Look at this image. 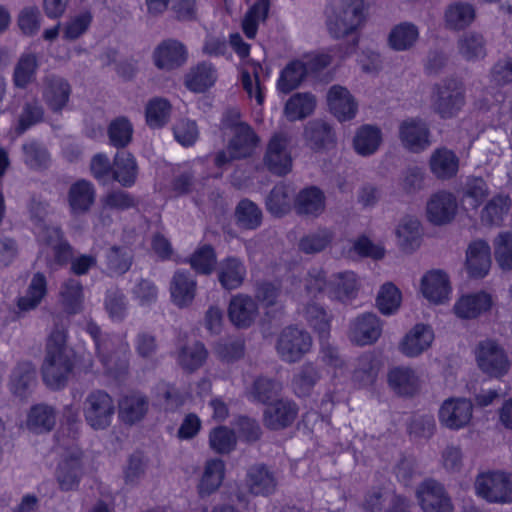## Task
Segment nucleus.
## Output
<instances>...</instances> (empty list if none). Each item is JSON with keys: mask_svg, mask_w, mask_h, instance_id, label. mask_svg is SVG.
<instances>
[{"mask_svg": "<svg viewBox=\"0 0 512 512\" xmlns=\"http://www.w3.org/2000/svg\"><path fill=\"white\" fill-rule=\"evenodd\" d=\"M398 137L404 149L421 153L431 145L428 125L419 118H408L399 124Z\"/></svg>", "mask_w": 512, "mask_h": 512, "instance_id": "9", "label": "nucleus"}, {"mask_svg": "<svg viewBox=\"0 0 512 512\" xmlns=\"http://www.w3.org/2000/svg\"><path fill=\"white\" fill-rule=\"evenodd\" d=\"M306 75L307 68L305 64L299 60L292 61L282 70L277 88L282 93H290L301 84Z\"/></svg>", "mask_w": 512, "mask_h": 512, "instance_id": "54", "label": "nucleus"}, {"mask_svg": "<svg viewBox=\"0 0 512 512\" xmlns=\"http://www.w3.org/2000/svg\"><path fill=\"white\" fill-rule=\"evenodd\" d=\"M217 278L225 290H234L239 288L247 275V269L244 262L234 256L226 257L221 260L217 266Z\"/></svg>", "mask_w": 512, "mask_h": 512, "instance_id": "28", "label": "nucleus"}, {"mask_svg": "<svg viewBox=\"0 0 512 512\" xmlns=\"http://www.w3.org/2000/svg\"><path fill=\"white\" fill-rule=\"evenodd\" d=\"M491 267L490 246L483 240L472 242L466 251V269L473 278L485 277Z\"/></svg>", "mask_w": 512, "mask_h": 512, "instance_id": "26", "label": "nucleus"}, {"mask_svg": "<svg viewBox=\"0 0 512 512\" xmlns=\"http://www.w3.org/2000/svg\"><path fill=\"white\" fill-rule=\"evenodd\" d=\"M319 369L312 363L303 364L293 376L292 389L298 397H307L320 380Z\"/></svg>", "mask_w": 512, "mask_h": 512, "instance_id": "42", "label": "nucleus"}, {"mask_svg": "<svg viewBox=\"0 0 512 512\" xmlns=\"http://www.w3.org/2000/svg\"><path fill=\"white\" fill-rule=\"evenodd\" d=\"M487 41L483 34L476 31L463 33L457 40L458 54L468 62L484 59L487 54Z\"/></svg>", "mask_w": 512, "mask_h": 512, "instance_id": "35", "label": "nucleus"}, {"mask_svg": "<svg viewBox=\"0 0 512 512\" xmlns=\"http://www.w3.org/2000/svg\"><path fill=\"white\" fill-rule=\"evenodd\" d=\"M61 302L69 314H77L82 310L83 287L79 280L69 278L60 288Z\"/></svg>", "mask_w": 512, "mask_h": 512, "instance_id": "51", "label": "nucleus"}, {"mask_svg": "<svg viewBox=\"0 0 512 512\" xmlns=\"http://www.w3.org/2000/svg\"><path fill=\"white\" fill-rule=\"evenodd\" d=\"M421 291L430 302L443 303L450 293L448 276L440 270L428 272L422 278Z\"/></svg>", "mask_w": 512, "mask_h": 512, "instance_id": "33", "label": "nucleus"}, {"mask_svg": "<svg viewBox=\"0 0 512 512\" xmlns=\"http://www.w3.org/2000/svg\"><path fill=\"white\" fill-rule=\"evenodd\" d=\"M257 314V304L250 296L238 294L231 298L228 317L236 327H249L255 321Z\"/></svg>", "mask_w": 512, "mask_h": 512, "instance_id": "29", "label": "nucleus"}, {"mask_svg": "<svg viewBox=\"0 0 512 512\" xmlns=\"http://www.w3.org/2000/svg\"><path fill=\"white\" fill-rule=\"evenodd\" d=\"M289 140L285 134H276L269 141L264 157L268 170L277 175L284 176L292 169V158L287 149Z\"/></svg>", "mask_w": 512, "mask_h": 512, "instance_id": "15", "label": "nucleus"}, {"mask_svg": "<svg viewBox=\"0 0 512 512\" xmlns=\"http://www.w3.org/2000/svg\"><path fill=\"white\" fill-rule=\"evenodd\" d=\"M257 136L250 126H242L233 133L229 142L228 151L231 158H245L253 152L257 144Z\"/></svg>", "mask_w": 512, "mask_h": 512, "instance_id": "43", "label": "nucleus"}, {"mask_svg": "<svg viewBox=\"0 0 512 512\" xmlns=\"http://www.w3.org/2000/svg\"><path fill=\"white\" fill-rule=\"evenodd\" d=\"M418 38V27L410 22H402L391 30L388 42L393 50L406 51L415 45Z\"/></svg>", "mask_w": 512, "mask_h": 512, "instance_id": "41", "label": "nucleus"}, {"mask_svg": "<svg viewBox=\"0 0 512 512\" xmlns=\"http://www.w3.org/2000/svg\"><path fill=\"white\" fill-rule=\"evenodd\" d=\"M510 206L511 200L509 196L503 194L494 196L483 208L481 221L487 225H500Z\"/></svg>", "mask_w": 512, "mask_h": 512, "instance_id": "55", "label": "nucleus"}, {"mask_svg": "<svg viewBox=\"0 0 512 512\" xmlns=\"http://www.w3.org/2000/svg\"><path fill=\"white\" fill-rule=\"evenodd\" d=\"M278 483L276 471L263 463L251 465L247 469L244 480L245 488L251 495L263 497L273 495Z\"/></svg>", "mask_w": 512, "mask_h": 512, "instance_id": "10", "label": "nucleus"}, {"mask_svg": "<svg viewBox=\"0 0 512 512\" xmlns=\"http://www.w3.org/2000/svg\"><path fill=\"white\" fill-rule=\"evenodd\" d=\"M114 412V401L103 390L91 391L83 402L85 421L94 430H103L109 427Z\"/></svg>", "mask_w": 512, "mask_h": 512, "instance_id": "6", "label": "nucleus"}, {"mask_svg": "<svg viewBox=\"0 0 512 512\" xmlns=\"http://www.w3.org/2000/svg\"><path fill=\"white\" fill-rule=\"evenodd\" d=\"M104 307L112 321L122 322L127 316L128 301L120 289L112 288L106 292Z\"/></svg>", "mask_w": 512, "mask_h": 512, "instance_id": "61", "label": "nucleus"}, {"mask_svg": "<svg viewBox=\"0 0 512 512\" xmlns=\"http://www.w3.org/2000/svg\"><path fill=\"white\" fill-rule=\"evenodd\" d=\"M36 368L31 361H20L13 368L10 380V392L20 398H27L36 386Z\"/></svg>", "mask_w": 512, "mask_h": 512, "instance_id": "23", "label": "nucleus"}, {"mask_svg": "<svg viewBox=\"0 0 512 512\" xmlns=\"http://www.w3.org/2000/svg\"><path fill=\"white\" fill-rule=\"evenodd\" d=\"M434 339L432 329L424 324H417L406 334L400 343V351L408 357H416L428 349Z\"/></svg>", "mask_w": 512, "mask_h": 512, "instance_id": "31", "label": "nucleus"}, {"mask_svg": "<svg viewBox=\"0 0 512 512\" xmlns=\"http://www.w3.org/2000/svg\"><path fill=\"white\" fill-rule=\"evenodd\" d=\"M457 208L456 197L450 192L440 191L433 194L427 202V218L434 225H445L454 219Z\"/></svg>", "mask_w": 512, "mask_h": 512, "instance_id": "19", "label": "nucleus"}, {"mask_svg": "<svg viewBox=\"0 0 512 512\" xmlns=\"http://www.w3.org/2000/svg\"><path fill=\"white\" fill-rule=\"evenodd\" d=\"M71 86L64 78L47 75L43 79L42 97L48 108L54 113H61L67 106Z\"/></svg>", "mask_w": 512, "mask_h": 512, "instance_id": "20", "label": "nucleus"}, {"mask_svg": "<svg viewBox=\"0 0 512 512\" xmlns=\"http://www.w3.org/2000/svg\"><path fill=\"white\" fill-rule=\"evenodd\" d=\"M67 327V318L55 316L45 345L41 375L45 385L52 390L66 387L74 373L76 359L73 349L67 345Z\"/></svg>", "mask_w": 512, "mask_h": 512, "instance_id": "1", "label": "nucleus"}, {"mask_svg": "<svg viewBox=\"0 0 512 512\" xmlns=\"http://www.w3.org/2000/svg\"><path fill=\"white\" fill-rule=\"evenodd\" d=\"M138 167L134 156L126 151L118 152L113 161L112 177L123 187H131L136 182Z\"/></svg>", "mask_w": 512, "mask_h": 512, "instance_id": "39", "label": "nucleus"}, {"mask_svg": "<svg viewBox=\"0 0 512 512\" xmlns=\"http://www.w3.org/2000/svg\"><path fill=\"white\" fill-rule=\"evenodd\" d=\"M56 422L55 411L52 407L45 404H38L31 408L27 426L30 430L41 433L50 431Z\"/></svg>", "mask_w": 512, "mask_h": 512, "instance_id": "53", "label": "nucleus"}, {"mask_svg": "<svg viewBox=\"0 0 512 512\" xmlns=\"http://www.w3.org/2000/svg\"><path fill=\"white\" fill-rule=\"evenodd\" d=\"M281 390L282 385L280 382L267 377H258L253 382L248 396L255 402L266 404L277 397Z\"/></svg>", "mask_w": 512, "mask_h": 512, "instance_id": "58", "label": "nucleus"}, {"mask_svg": "<svg viewBox=\"0 0 512 512\" xmlns=\"http://www.w3.org/2000/svg\"><path fill=\"white\" fill-rule=\"evenodd\" d=\"M216 79L215 67L211 63L202 62L190 69L185 77V84L189 90L202 93L213 86Z\"/></svg>", "mask_w": 512, "mask_h": 512, "instance_id": "38", "label": "nucleus"}, {"mask_svg": "<svg viewBox=\"0 0 512 512\" xmlns=\"http://www.w3.org/2000/svg\"><path fill=\"white\" fill-rule=\"evenodd\" d=\"M34 232L40 245L51 248L52 254L46 259L50 271H57L69 263L73 248L65 238L61 227L46 223L35 228Z\"/></svg>", "mask_w": 512, "mask_h": 512, "instance_id": "3", "label": "nucleus"}, {"mask_svg": "<svg viewBox=\"0 0 512 512\" xmlns=\"http://www.w3.org/2000/svg\"><path fill=\"white\" fill-rule=\"evenodd\" d=\"M316 100L310 93H297L285 105V115L290 121H296L309 116L315 109Z\"/></svg>", "mask_w": 512, "mask_h": 512, "instance_id": "52", "label": "nucleus"}, {"mask_svg": "<svg viewBox=\"0 0 512 512\" xmlns=\"http://www.w3.org/2000/svg\"><path fill=\"white\" fill-rule=\"evenodd\" d=\"M154 65L164 71H172L183 66L188 58L186 46L176 39H165L154 49L152 54Z\"/></svg>", "mask_w": 512, "mask_h": 512, "instance_id": "14", "label": "nucleus"}, {"mask_svg": "<svg viewBox=\"0 0 512 512\" xmlns=\"http://www.w3.org/2000/svg\"><path fill=\"white\" fill-rule=\"evenodd\" d=\"M476 494L489 503H512V474L502 471L480 473L474 483Z\"/></svg>", "mask_w": 512, "mask_h": 512, "instance_id": "4", "label": "nucleus"}, {"mask_svg": "<svg viewBox=\"0 0 512 512\" xmlns=\"http://www.w3.org/2000/svg\"><path fill=\"white\" fill-rule=\"evenodd\" d=\"M303 315L309 325L325 339L330 331V316L326 310L316 302H308L303 309Z\"/></svg>", "mask_w": 512, "mask_h": 512, "instance_id": "59", "label": "nucleus"}, {"mask_svg": "<svg viewBox=\"0 0 512 512\" xmlns=\"http://www.w3.org/2000/svg\"><path fill=\"white\" fill-rule=\"evenodd\" d=\"M476 359L479 368L493 377H501L509 370L505 351L494 341L484 340L478 344Z\"/></svg>", "mask_w": 512, "mask_h": 512, "instance_id": "8", "label": "nucleus"}, {"mask_svg": "<svg viewBox=\"0 0 512 512\" xmlns=\"http://www.w3.org/2000/svg\"><path fill=\"white\" fill-rule=\"evenodd\" d=\"M132 135V124L124 117L116 118L108 127L110 144L116 148L126 147L131 142Z\"/></svg>", "mask_w": 512, "mask_h": 512, "instance_id": "63", "label": "nucleus"}, {"mask_svg": "<svg viewBox=\"0 0 512 512\" xmlns=\"http://www.w3.org/2000/svg\"><path fill=\"white\" fill-rule=\"evenodd\" d=\"M398 245L405 252H412L420 245L421 223L413 216L403 217L396 229Z\"/></svg>", "mask_w": 512, "mask_h": 512, "instance_id": "36", "label": "nucleus"}, {"mask_svg": "<svg viewBox=\"0 0 512 512\" xmlns=\"http://www.w3.org/2000/svg\"><path fill=\"white\" fill-rule=\"evenodd\" d=\"M23 161L33 170L46 169L50 164V154L40 142L31 140L22 145Z\"/></svg>", "mask_w": 512, "mask_h": 512, "instance_id": "56", "label": "nucleus"}, {"mask_svg": "<svg viewBox=\"0 0 512 512\" xmlns=\"http://www.w3.org/2000/svg\"><path fill=\"white\" fill-rule=\"evenodd\" d=\"M326 207V196L316 186L306 187L299 191L294 199V209L300 216L319 217Z\"/></svg>", "mask_w": 512, "mask_h": 512, "instance_id": "24", "label": "nucleus"}, {"mask_svg": "<svg viewBox=\"0 0 512 512\" xmlns=\"http://www.w3.org/2000/svg\"><path fill=\"white\" fill-rule=\"evenodd\" d=\"M38 58L33 53H24L20 56L13 71V84L24 89L35 79L38 69Z\"/></svg>", "mask_w": 512, "mask_h": 512, "instance_id": "47", "label": "nucleus"}, {"mask_svg": "<svg viewBox=\"0 0 512 512\" xmlns=\"http://www.w3.org/2000/svg\"><path fill=\"white\" fill-rule=\"evenodd\" d=\"M207 357L208 351L200 341L183 344L175 352L177 364L187 373H193L202 367Z\"/></svg>", "mask_w": 512, "mask_h": 512, "instance_id": "32", "label": "nucleus"}, {"mask_svg": "<svg viewBox=\"0 0 512 512\" xmlns=\"http://www.w3.org/2000/svg\"><path fill=\"white\" fill-rule=\"evenodd\" d=\"M382 334V323L376 314L366 312L358 315L349 323L348 338L358 345L374 344Z\"/></svg>", "mask_w": 512, "mask_h": 512, "instance_id": "12", "label": "nucleus"}, {"mask_svg": "<svg viewBox=\"0 0 512 512\" xmlns=\"http://www.w3.org/2000/svg\"><path fill=\"white\" fill-rule=\"evenodd\" d=\"M237 444V437L233 430L226 426H219L209 433V446L217 454L231 453Z\"/></svg>", "mask_w": 512, "mask_h": 512, "instance_id": "60", "label": "nucleus"}, {"mask_svg": "<svg viewBox=\"0 0 512 512\" xmlns=\"http://www.w3.org/2000/svg\"><path fill=\"white\" fill-rule=\"evenodd\" d=\"M358 289L359 283L354 272L334 273L329 279L328 297L346 304L356 298Z\"/></svg>", "mask_w": 512, "mask_h": 512, "instance_id": "25", "label": "nucleus"}, {"mask_svg": "<svg viewBox=\"0 0 512 512\" xmlns=\"http://www.w3.org/2000/svg\"><path fill=\"white\" fill-rule=\"evenodd\" d=\"M293 191L289 186L279 183L266 198L267 210L274 216L280 217L291 209Z\"/></svg>", "mask_w": 512, "mask_h": 512, "instance_id": "49", "label": "nucleus"}, {"mask_svg": "<svg viewBox=\"0 0 512 512\" xmlns=\"http://www.w3.org/2000/svg\"><path fill=\"white\" fill-rule=\"evenodd\" d=\"M465 104L464 91L454 79L445 80L435 86L431 108L442 119L455 117Z\"/></svg>", "mask_w": 512, "mask_h": 512, "instance_id": "5", "label": "nucleus"}, {"mask_svg": "<svg viewBox=\"0 0 512 512\" xmlns=\"http://www.w3.org/2000/svg\"><path fill=\"white\" fill-rule=\"evenodd\" d=\"M491 306L490 294L480 291L461 296L454 304L453 310L461 319H475L490 310Z\"/></svg>", "mask_w": 512, "mask_h": 512, "instance_id": "27", "label": "nucleus"}, {"mask_svg": "<svg viewBox=\"0 0 512 512\" xmlns=\"http://www.w3.org/2000/svg\"><path fill=\"white\" fill-rule=\"evenodd\" d=\"M83 476L82 452L74 449L63 456L56 470V480L62 491L78 488Z\"/></svg>", "mask_w": 512, "mask_h": 512, "instance_id": "16", "label": "nucleus"}, {"mask_svg": "<svg viewBox=\"0 0 512 512\" xmlns=\"http://www.w3.org/2000/svg\"><path fill=\"white\" fill-rule=\"evenodd\" d=\"M379 371V362L372 353H364L356 360L352 379L360 386H368L374 383Z\"/></svg>", "mask_w": 512, "mask_h": 512, "instance_id": "50", "label": "nucleus"}, {"mask_svg": "<svg viewBox=\"0 0 512 512\" xmlns=\"http://www.w3.org/2000/svg\"><path fill=\"white\" fill-rule=\"evenodd\" d=\"M47 294V280L43 273L37 272L33 275L26 293L18 300V307L21 310L35 309Z\"/></svg>", "mask_w": 512, "mask_h": 512, "instance_id": "44", "label": "nucleus"}, {"mask_svg": "<svg viewBox=\"0 0 512 512\" xmlns=\"http://www.w3.org/2000/svg\"><path fill=\"white\" fill-rule=\"evenodd\" d=\"M270 75V70L259 62H251L249 69L242 72V85L250 98L255 97L258 105L264 102L262 82Z\"/></svg>", "mask_w": 512, "mask_h": 512, "instance_id": "34", "label": "nucleus"}, {"mask_svg": "<svg viewBox=\"0 0 512 512\" xmlns=\"http://www.w3.org/2000/svg\"><path fill=\"white\" fill-rule=\"evenodd\" d=\"M148 410V399L141 394H131L119 403V416L128 424L140 421Z\"/></svg>", "mask_w": 512, "mask_h": 512, "instance_id": "40", "label": "nucleus"}, {"mask_svg": "<svg viewBox=\"0 0 512 512\" xmlns=\"http://www.w3.org/2000/svg\"><path fill=\"white\" fill-rule=\"evenodd\" d=\"M423 512H452L453 505L444 486L433 480L423 481L416 490Z\"/></svg>", "mask_w": 512, "mask_h": 512, "instance_id": "11", "label": "nucleus"}, {"mask_svg": "<svg viewBox=\"0 0 512 512\" xmlns=\"http://www.w3.org/2000/svg\"><path fill=\"white\" fill-rule=\"evenodd\" d=\"M473 405L465 398L446 399L438 413L439 422L450 430L466 427L472 418Z\"/></svg>", "mask_w": 512, "mask_h": 512, "instance_id": "13", "label": "nucleus"}, {"mask_svg": "<svg viewBox=\"0 0 512 512\" xmlns=\"http://www.w3.org/2000/svg\"><path fill=\"white\" fill-rule=\"evenodd\" d=\"M390 387L400 395H412L418 389V377L408 367H396L388 374Z\"/></svg>", "mask_w": 512, "mask_h": 512, "instance_id": "45", "label": "nucleus"}, {"mask_svg": "<svg viewBox=\"0 0 512 512\" xmlns=\"http://www.w3.org/2000/svg\"><path fill=\"white\" fill-rule=\"evenodd\" d=\"M363 10V0H341L329 18L328 30L332 37H352L341 57L351 54L358 43L357 31L364 22Z\"/></svg>", "mask_w": 512, "mask_h": 512, "instance_id": "2", "label": "nucleus"}, {"mask_svg": "<svg viewBox=\"0 0 512 512\" xmlns=\"http://www.w3.org/2000/svg\"><path fill=\"white\" fill-rule=\"evenodd\" d=\"M333 232L327 228H320L315 232L303 236L298 244L299 250L305 254L322 252L332 242Z\"/></svg>", "mask_w": 512, "mask_h": 512, "instance_id": "62", "label": "nucleus"}, {"mask_svg": "<svg viewBox=\"0 0 512 512\" xmlns=\"http://www.w3.org/2000/svg\"><path fill=\"white\" fill-rule=\"evenodd\" d=\"M312 338L308 332L287 327L279 335L276 350L280 358L288 363L299 361L311 348Z\"/></svg>", "mask_w": 512, "mask_h": 512, "instance_id": "7", "label": "nucleus"}, {"mask_svg": "<svg viewBox=\"0 0 512 512\" xmlns=\"http://www.w3.org/2000/svg\"><path fill=\"white\" fill-rule=\"evenodd\" d=\"M382 143V132L374 125L365 124L359 127L353 139L355 151L361 156L373 155Z\"/></svg>", "mask_w": 512, "mask_h": 512, "instance_id": "37", "label": "nucleus"}, {"mask_svg": "<svg viewBox=\"0 0 512 512\" xmlns=\"http://www.w3.org/2000/svg\"><path fill=\"white\" fill-rule=\"evenodd\" d=\"M298 415L297 405L288 399H280L269 405L264 411V425L271 430H280L290 426Z\"/></svg>", "mask_w": 512, "mask_h": 512, "instance_id": "22", "label": "nucleus"}, {"mask_svg": "<svg viewBox=\"0 0 512 512\" xmlns=\"http://www.w3.org/2000/svg\"><path fill=\"white\" fill-rule=\"evenodd\" d=\"M96 200V189L92 182L79 179L70 185L67 192V202L72 216L87 214Z\"/></svg>", "mask_w": 512, "mask_h": 512, "instance_id": "18", "label": "nucleus"}, {"mask_svg": "<svg viewBox=\"0 0 512 512\" xmlns=\"http://www.w3.org/2000/svg\"><path fill=\"white\" fill-rule=\"evenodd\" d=\"M474 7L469 3L455 2L445 11V23L450 29L461 30L469 26L475 19Z\"/></svg>", "mask_w": 512, "mask_h": 512, "instance_id": "46", "label": "nucleus"}, {"mask_svg": "<svg viewBox=\"0 0 512 512\" xmlns=\"http://www.w3.org/2000/svg\"><path fill=\"white\" fill-rule=\"evenodd\" d=\"M169 291L171 301L176 307L188 308L197 294V280L190 271L177 270L171 278Z\"/></svg>", "mask_w": 512, "mask_h": 512, "instance_id": "17", "label": "nucleus"}, {"mask_svg": "<svg viewBox=\"0 0 512 512\" xmlns=\"http://www.w3.org/2000/svg\"><path fill=\"white\" fill-rule=\"evenodd\" d=\"M137 205V198L122 189L110 190L101 198L102 213L108 210L123 212Z\"/></svg>", "mask_w": 512, "mask_h": 512, "instance_id": "57", "label": "nucleus"}, {"mask_svg": "<svg viewBox=\"0 0 512 512\" xmlns=\"http://www.w3.org/2000/svg\"><path fill=\"white\" fill-rule=\"evenodd\" d=\"M224 471L225 464L221 459L208 460L199 484V493L203 496L215 492L223 481Z\"/></svg>", "mask_w": 512, "mask_h": 512, "instance_id": "48", "label": "nucleus"}, {"mask_svg": "<svg viewBox=\"0 0 512 512\" xmlns=\"http://www.w3.org/2000/svg\"><path fill=\"white\" fill-rule=\"evenodd\" d=\"M432 174L440 180H448L456 176L459 170V158L446 147L434 150L429 159Z\"/></svg>", "mask_w": 512, "mask_h": 512, "instance_id": "30", "label": "nucleus"}, {"mask_svg": "<svg viewBox=\"0 0 512 512\" xmlns=\"http://www.w3.org/2000/svg\"><path fill=\"white\" fill-rule=\"evenodd\" d=\"M494 256L502 270H512V232H502L494 239Z\"/></svg>", "mask_w": 512, "mask_h": 512, "instance_id": "64", "label": "nucleus"}, {"mask_svg": "<svg viewBox=\"0 0 512 512\" xmlns=\"http://www.w3.org/2000/svg\"><path fill=\"white\" fill-rule=\"evenodd\" d=\"M326 98L330 112L339 121H348L356 116L358 103L346 87L341 85L331 86Z\"/></svg>", "mask_w": 512, "mask_h": 512, "instance_id": "21", "label": "nucleus"}]
</instances>
